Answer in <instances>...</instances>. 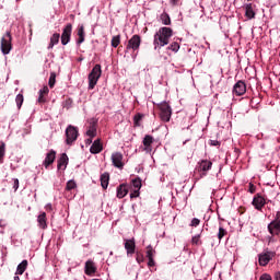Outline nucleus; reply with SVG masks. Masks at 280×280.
Masks as SVG:
<instances>
[{
  "instance_id": "nucleus-3",
  "label": "nucleus",
  "mask_w": 280,
  "mask_h": 280,
  "mask_svg": "<svg viewBox=\"0 0 280 280\" xmlns=\"http://www.w3.org/2000/svg\"><path fill=\"white\" fill-rule=\"evenodd\" d=\"M158 108H160V117L162 121H170L172 119V106H170V103L162 102L156 104Z\"/></svg>"
},
{
  "instance_id": "nucleus-23",
  "label": "nucleus",
  "mask_w": 280,
  "mask_h": 280,
  "mask_svg": "<svg viewBox=\"0 0 280 280\" xmlns=\"http://www.w3.org/2000/svg\"><path fill=\"white\" fill-rule=\"evenodd\" d=\"M68 161H69V158L66 155V153L61 154L60 159L58 160V164H57L58 170H67Z\"/></svg>"
},
{
  "instance_id": "nucleus-24",
  "label": "nucleus",
  "mask_w": 280,
  "mask_h": 280,
  "mask_svg": "<svg viewBox=\"0 0 280 280\" xmlns=\"http://www.w3.org/2000/svg\"><path fill=\"white\" fill-rule=\"evenodd\" d=\"M213 163L211 161L208 160H202L201 162H199V170L201 172H209V170H211Z\"/></svg>"
},
{
  "instance_id": "nucleus-30",
  "label": "nucleus",
  "mask_w": 280,
  "mask_h": 280,
  "mask_svg": "<svg viewBox=\"0 0 280 280\" xmlns=\"http://www.w3.org/2000/svg\"><path fill=\"white\" fill-rule=\"evenodd\" d=\"M154 255H156V250L152 248V245L147 246V258L148 259H154Z\"/></svg>"
},
{
  "instance_id": "nucleus-26",
  "label": "nucleus",
  "mask_w": 280,
  "mask_h": 280,
  "mask_svg": "<svg viewBox=\"0 0 280 280\" xmlns=\"http://www.w3.org/2000/svg\"><path fill=\"white\" fill-rule=\"evenodd\" d=\"M58 43H60V34L55 33L51 37H50V43L48 45V49H54L55 45H58Z\"/></svg>"
},
{
  "instance_id": "nucleus-5",
  "label": "nucleus",
  "mask_w": 280,
  "mask_h": 280,
  "mask_svg": "<svg viewBox=\"0 0 280 280\" xmlns=\"http://www.w3.org/2000/svg\"><path fill=\"white\" fill-rule=\"evenodd\" d=\"M1 51L4 56H8L12 51V35L10 32H7L1 38Z\"/></svg>"
},
{
  "instance_id": "nucleus-10",
  "label": "nucleus",
  "mask_w": 280,
  "mask_h": 280,
  "mask_svg": "<svg viewBox=\"0 0 280 280\" xmlns=\"http://www.w3.org/2000/svg\"><path fill=\"white\" fill-rule=\"evenodd\" d=\"M137 249V243L135 238L125 240V250L127 252V257H132Z\"/></svg>"
},
{
  "instance_id": "nucleus-29",
  "label": "nucleus",
  "mask_w": 280,
  "mask_h": 280,
  "mask_svg": "<svg viewBox=\"0 0 280 280\" xmlns=\"http://www.w3.org/2000/svg\"><path fill=\"white\" fill-rule=\"evenodd\" d=\"M160 20H161L163 25H171L172 24V20L170 19V15L167 13H162L161 16H160Z\"/></svg>"
},
{
  "instance_id": "nucleus-42",
  "label": "nucleus",
  "mask_w": 280,
  "mask_h": 280,
  "mask_svg": "<svg viewBox=\"0 0 280 280\" xmlns=\"http://www.w3.org/2000/svg\"><path fill=\"white\" fill-rule=\"evenodd\" d=\"M200 220L198 218H194L190 222V226H199Z\"/></svg>"
},
{
  "instance_id": "nucleus-20",
  "label": "nucleus",
  "mask_w": 280,
  "mask_h": 280,
  "mask_svg": "<svg viewBox=\"0 0 280 280\" xmlns=\"http://www.w3.org/2000/svg\"><path fill=\"white\" fill-rule=\"evenodd\" d=\"M128 196V185L121 184L117 187V198H126Z\"/></svg>"
},
{
  "instance_id": "nucleus-1",
  "label": "nucleus",
  "mask_w": 280,
  "mask_h": 280,
  "mask_svg": "<svg viewBox=\"0 0 280 280\" xmlns=\"http://www.w3.org/2000/svg\"><path fill=\"white\" fill-rule=\"evenodd\" d=\"M174 36V31L171 27H161L153 37V45L155 51L165 47V45H170V39Z\"/></svg>"
},
{
  "instance_id": "nucleus-38",
  "label": "nucleus",
  "mask_w": 280,
  "mask_h": 280,
  "mask_svg": "<svg viewBox=\"0 0 280 280\" xmlns=\"http://www.w3.org/2000/svg\"><path fill=\"white\" fill-rule=\"evenodd\" d=\"M136 261H137V264H143V261H144L143 254L137 252L136 253Z\"/></svg>"
},
{
  "instance_id": "nucleus-11",
  "label": "nucleus",
  "mask_w": 280,
  "mask_h": 280,
  "mask_svg": "<svg viewBox=\"0 0 280 280\" xmlns=\"http://www.w3.org/2000/svg\"><path fill=\"white\" fill-rule=\"evenodd\" d=\"M112 162L114 167L121 170L124 167V154L120 152H115L112 154Z\"/></svg>"
},
{
  "instance_id": "nucleus-52",
  "label": "nucleus",
  "mask_w": 280,
  "mask_h": 280,
  "mask_svg": "<svg viewBox=\"0 0 280 280\" xmlns=\"http://www.w3.org/2000/svg\"><path fill=\"white\" fill-rule=\"evenodd\" d=\"M178 1H179V0H171V3H172L173 5H176V4L178 3Z\"/></svg>"
},
{
  "instance_id": "nucleus-19",
  "label": "nucleus",
  "mask_w": 280,
  "mask_h": 280,
  "mask_svg": "<svg viewBox=\"0 0 280 280\" xmlns=\"http://www.w3.org/2000/svg\"><path fill=\"white\" fill-rule=\"evenodd\" d=\"M245 9V16L248 19V21L255 19V10H253V3L244 4Z\"/></svg>"
},
{
  "instance_id": "nucleus-17",
  "label": "nucleus",
  "mask_w": 280,
  "mask_h": 280,
  "mask_svg": "<svg viewBox=\"0 0 280 280\" xmlns=\"http://www.w3.org/2000/svg\"><path fill=\"white\" fill-rule=\"evenodd\" d=\"M56 161V151L50 150L47 154L46 158L43 162L44 167H49V165H51L54 162Z\"/></svg>"
},
{
  "instance_id": "nucleus-45",
  "label": "nucleus",
  "mask_w": 280,
  "mask_h": 280,
  "mask_svg": "<svg viewBox=\"0 0 280 280\" xmlns=\"http://www.w3.org/2000/svg\"><path fill=\"white\" fill-rule=\"evenodd\" d=\"M260 280H272V277L268 273H264L261 277H260Z\"/></svg>"
},
{
  "instance_id": "nucleus-8",
  "label": "nucleus",
  "mask_w": 280,
  "mask_h": 280,
  "mask_svg": "<svg viewBox=\"0 0 280 280\" xmlns=\"http://www.w3.org/2000/svg\"><path fill=\"white\" fill-rule=\"evenodd\" d=\"M141 47V37L139 35H133L126 47V51H137Z\"/></svg>"
},
{
  "instance_id": "nucleus-6",
  "label": "nucleus",
  "mask_w": 280,
  "mask_h": 280,
  "mask_svg": "<svg viewBox=\"0 0 280 280\" xmlns=\"http://www.w3.org/2000/svg\"><path fill=\"white\" fill-rule=\"evenodd\" d=\"M270 235H280V212L276 213L275 219L268 224Z\"/></svg>"
},
{
  "instance_id": "nucleus-44",
  "label": "nucleus",
  "mask_w": 280,
  "mask_h": 280,
  "mask_svg": "<svg viewBox=\"0 0 280 280\" xmlns=\"http://www.w3.org/2000/svg\"><path fill=\"white\" fill-rule=\"evenodd\" d=\"M13 189L16 191L19 189V178L13 179Z\"/></svg>"
},
{
  "instance_id": "nucleus-43",
  "label": "nucleus",
  "mask_w": 280,
  "mask_h": 280,
  "mask_svg": "<svg viewBox=\"0 0 280 280\" xmlns=\"http://www.w3.org/2000/svg\"><path fill=\"white\" fill-rule=\"evenodd\" d=\"M130 198H139V189H136L130 194Z\"/></svg>"
},
{
  "instance_id": "nucleus-2",
  "label": "nucleus",
  "mask_w": 280,
  "mask_h": 280,
  "mask_svg": "<svg viewBox=\"0 0 280 280\" xmlns=\"http://www.w3.org/2000/svg\"><path fill=\"white\" fill-rule=\"evenodd\" d=\"M100 78H102V66L95 65L88 77L90 91H93V89H95L97 82L100 81Z\"/></svg>"
},
{
  "instance_id": "nucleus-31",
  "label": "nucleus",
  "mask_w": 280,
  "mask_h": 280,
  "mask_svg": "<svg viewBox=\"0 0 280 280\" xmlns=\"http://www.w3.org/2000/svg\"><path fill=\"white\" fill-rule=\"evenodd\" d=\"M75 187H78V184L75 183V180L70 179L67 182V185H66L67 191H71L72 189H75Z\"/></svg>"
},
{
  "instance_id": "nucleus-49",
  "label": "nucleus",
  "mask_w": 280,
  "mask_h": 280,
  "mask_svg": "<svg viewBox=\"0 0 280 280\" xmlns=\"http://www.w3.org/2000/svg\"><path fill=\"white\" fill-rule=\"evenodd\" d=\"M45 209H46V211H52V206H51V203H47L46 206H45Z\"/></svg>"
},
{
  "instance_id": "nucleus-47",
  "label": "nucleus",
  "mask_w": 280,
  "mask_h": 280,
  "mask_svg": "<svg viewBox=\"0 0 280 280\" xmlns=\"http://www.w3.org/2000/svg\"><path fill=\"white\" fill-rule=\"evenodd\" d=\"M210 145H214V147L220 145V141H218V140H210Z\"/></svg>"
},
{
  "instance_id": "nucleus-39",
  "label": "nucleus",
  "mask_w": 280,
  "mask_h": 280,
  "mask_svg": "<svg viewBox=\"0 0 280 280\" xmlns=\"http://www.w3.org/2000/svg\"><path fill=\"white\" fill-rule=\"evenodd\" d=\"M141 119H143V116H142L141 114H137V115L133 117L135 125H136V126H139V122L141 121Z\"/></svg>"
},
{
  "instance_id": "nucleus-16",
  "label": "nucleus",
  "mask_w": 280,
  "mask_h": 280,
  "mask_svg": "<svg viewBox=\"0 0 280 280\" xmlns=\"http://www.w3.org/2000/svg\"><path fill=\"white\" fill-rule=\"evenodd\" d=\"M84 272L85 275H88V277H92V275H95V272H97V267L95 266V262H93V260H88L85 262Z\"/></svg>"
},
{
  "instance_id": "nucleus-33",
  "label": "nucleus",
  "mask_w": 280,
  "mask_h": 280,
  "mask_svg": "<svg viewBox=\"0 0 280 280\" xmlns=\"http://www.w3.org/2000/svg\"><path fill=\"white\" fill-rule=\"evenodd\" d=\"M23 102H24L23 94H18L15 97V103H16L19 110H21V106H23Z\"/></svg>"
},
{
  "instance_id": "nucleus-34",
  "label": "nucleus",
  "mask_w": 280,
  "mask_h": 280,
  "mask_svg": "<svg viewBox=\"0 0 280 280\" xmlns=\"http://www.w3.org/2000/svg\"><path fill=\"white\" fill-rule=\"evenodd\" d=\"M167 49H170L171 51H174L175 54L178 52V49H180V44L179 43H172Z\"/></svg>"
},
{
  "instance_id": "nucleus-53",
  "label": "nucleus",
  "mask_w": 280,
  "mask_h": 280,
  "mask_svg": "<svg viewBox=\"0 0 280 280\" xmlns=\"http://www.w3.org/2000/svg\"><path fill=\"white\" fill-rule=\"evenodd\" d=\"M21 278L19 277V275H15L13 280H20Z\"/></svg>"
},
{
  "instance_id": "nucleus-18",
  "label": "nucleus",
  "mask_w": 280,
  "mask_h": 280,
  "mask_svg": "<svg viewBox=\"0 0 280 280\" xmlns=\"http://www.w3.org/2000/svg\"><path fill=\"white\" fill-rule=\"evenodd\" d=\"M38 95V104H45L47 102L45 95H49V88L45 85L43 89L39 90Z\"/></svg>"
},
{
  "instance_id": "nucleus-22",
  "label": "nucleus",
  "mask_w": 280,
  "mask_h": 280,
  "mask_svg": "<svg viewBox=\"0 0 280 280\" xmlns=\"http://www.w3.org/2000/svg\"><path fill=\"white\" fill-rule=\"evenodd\" d=\"M78 40H77V45H82V43H84V38L86 36V34L84 33V25H79L78 27Z\"/></svg>"
},
{
  "instance_id": "nucleus-57",
  "label": "nucleus",
  "mask_w": 280,
  "mask_h": 280,
  "mask_svg": "<svg viewBox=\"0 0 280 280\" xmlns=\"http://www.w3.org/2000/svg\"><path fill=\"white\" fill-rule=\"evenodd\" d=\"M246 1H250V0H246Z\"/></svg>"
},
{
  "instance_id": "nucleus-55",
  "label": "nucleus",
  "mask_w": 280,
  "mask_h": 280,
  "mask_svg": "<svg viewBox=\"0 0 280 280\" xmlns=\"http://www.w3.org/2000/svg\"><path fill=\"white\" fill-rule=\"evenodd\" d=\"M109 255H113V252H110Z\"/></svg>"
},
{
  "instance_id": "nucleus-4",
  "label": "nucleus",
  "mask_w": 280,
  "mask_h": 280,
  "mask_svg": "<svg viewBox=\"0 0 280 280\" xmlns=\"http://www.w3.org/2000/svg\"><path fill=\"white\" fill-rule=\"evenodd\" d=\"M78 129L72 125H69L66 129V143L67 145H73L74 141H78Z\"/></svg>"
},
{
  "instance_id": "nucleus-36",
  "label": "nucleus",
  "mask_w": 280,
  "mask_h": 280,
  "mask_svg": "<svg viewBox=\"0 0 280 280\" xmlns=\"http://www.w3.org/2000/svg\"><path fill=\"white\" fill-rule=\"evenodd\" d=\"M3 156H5V143L2 142L0 145V163H3Z\"/></svg>"
},
{
  "instance_id": "nucleus-40",
  "label": "nucleus",
  "mask_w": 280,
  "mask_h": 280,
  "mask_svg": "<svg viewBox=\"0 0 280 280\" xmlns=\"http://www.w3.org/2000/svg\"><path fill=\"white\" fill-rule=\"evenodd\" d=\"M224 235H226V231L224 230V228H219L218 238L222 240Z\"/></svg>"
},
{
  "instance_id": "nucleus-56",
  "label": "nucleus",
  "mask_w": 280,
  "mask_h": 280,
  "mask_svg": "<svg viewBox=\"0 0 280 280\" xmlns=\"http://www.w3.org/2000/svg\"><path fill=\"white\" fill-rule=\"evenodd\" d=\"M16 1H21V0H16Z\"/></svg>"
},
{
  "instance_id": "nucleus-12",
  "label": "nucleus",
  "mask_w": 280,
  "mask_h": 280,
  "mask_svg": "<svg viewBox=\"0 0 280 280\" xmlns=\"http://www.w3.org/2000/svg\"><path fill=\"white\" fill-rule=\"evenodd\" d=\"M233 93L238 97L244 95V93H246V83H244V81L236 82L233 88Z\"/></svg>"
},
{
  "instance_id": "nucleus-15",
  "label": "nucleus",
  "mask_w": 280,
  "mask_h": 280,
  "mask_svg": "<svg viewBox=\"0 0 280 280\" xmlns=\"http://www.w3.org/2000/svg\"><path fill=\"white\" fill-rule=\"evenodd\" d=\"M103 150L104 145L102 144V140L100 139H96L90 148L91 154H100V152H102Z\"/></svg>"
},
{
  "instance_id": "nucleus-25",
  "label": "nucleus",
  "mask_w": 280,
  "mask_h": 280,
  "mask_svg": "<svg viewBox=\"0 0 280 280\" xmlns=\"http://www.w3.org/2000/svg\"><path fill=\"white\" fill-rule=\"evenodd\" d=\"M110 180V175L108 173H103L101 175V185L103 189H108V183Z\"/></svg>"
},
{
  "instance_id": "nucleus-46",
  "label": "nucleus",
  "mask_w": 280,
  "mask_h": 280,
  "mask_svg": "<svg viewBox=\"0 0 280 280\" xmlns=\"http://www.w3.org/2000/svg\"><path fill=\"white\" fill-rule=\"evenodd\" d=\"M148 259H149L148 261L149 268H153V266H155L154 258H148Z\"/></svg>"
},
{
  "instance_id": "nucleus-37",
  "label": "nucleus",
  "mask_w": 280,
  "mask_h": 280,
  "mask_svg": "<svg viewBox=\"0 0 280 280\" xmlns=\"http://www.w3.org/2000/svg\"><path fill=\"white\" fill-rule=\"evenodd\" d=\"M48 84H49L50 89H54V86L56 84V73H54V72L50 73Z\"/></svg>"
},
{
  "instance_id": "nucleus-51",
  "label": "nucleus",
  "mask_w": 280,
  "mask_h": 280,
  "mask_svg": "<svg viewBox=\"0 0 280 280\" xmlns=\"http://www.w3.org/2000/svg\"><path fill=\"white\" fill-rule=\"evenodd\" d=\"M275 279H276V280H280V272H276V273H275Z\"/></svg>"
},
{
  "instance_id": "nucleus-7",
  "label": "nucleus",
  "mask_w": 280,
  "mask_h": 280,
  "mask_svg": "<svg viewBox=\"0 0 280 280\" xmlns=\"http://www.w3.org/2000/svg\"><path fill=\"white\" fill-rule=\"evenodd\" d=\"M73 32V25L71 23H68L62 31L61 34V45H69L71 42V34Z\"/></svg>"
},
{
  "instance_id": "nucleus-13",
  "label": "nucleus",
  "mask_w": 280,
  "mask_h": 280,
  "mask_svg": "<svg viewBox=\"0 0 280 280\" xmlns=\"http://www.w3.org/2000/svg\"><path fill=\"white\" fill-rule=\"evenodd\" d=\"M152 143H154V137L150 135L144 136L142 140L144 152H148V153L152 152Z\"/></svg>"
},
{
  "instance_id": "nucleus-35",
  "label": "nucleus",
  "mask_w": 280,
  "mask_h": 280,
  "mask_svg": "<svg viewBox=\"0 0 280 280\" xmlns=\"http://www.w3.org/2000/svg\"><path fill=\"white\" fill-rule=\"evenodd\" d=\"M131 183H132V187L135 188V189H141V178H135V179H132L131 180Z\"/></svg>"
},
{
  "instance_id": "nucleus-14",
  "label": "nucleus",
  "mask_w": 280,
  "mask_h": 280,
  "mask_svg": "<svg viewBox=\"0 0 280 280\" xmlns=\"http://www.w3.org/2000/svg\"><path fill=\"white\" fill-rule=\"evenodd\" d=\"M252 205L255 207V209H257V211H261V209H264V207L266 206V199L257 195L256 197H254Z\"/></svg>"
},
{
  "instance_id": "nucleus-54",
  "label": "nucleus",
  "mask_w": 280,
  "mask_h": 280,
  "mask_svg": "<svg viewBox=\"0 0 280 280\" xmlns=\"http://www.w3.org/2000/svg\"><path fill=\"white\" fill-rule=\"evenodd\" d=\"M269 242H275V238H272V236L269 237Z\"/></svg>"
},
{
  "instance_id": "nucleus-41",
  "label": "nucleus",
  "mask_w": 280,
  "mask_h": 280,
  "mask_svg": "<svg viewBox=\"0 0 280 280\" xmlns=\"http://www.w3.org/2000/svg\"><path fill=\"white\" fill-rule=\"evenodd\" d=\"M191 242L198 246L200 244V235L192 236Z\"/></svg>"
},
{
  "instance_id": "nucleus-28",
  "label": "nucleus",
  "mask_w": 280,
  "mask_h": 280,
  "mask_svg": "<svg viewBox=\"0 0 280 280\" xmlns=\"http://www.w3.org/2000/svg\"><path fill=\"white\" fill-rule=\"evenodd\" d=\"M27 270V260H23L18 265L15 275H23Z\"/></svg>"
},
{
  "instance_id": "nucleus-9",
  "label": "nucleus",
  "mask_w": 280,
  "mask_h": 280,
  "mask_svg": "<svg viewBox=\"0 0 280 280\" xmlns=\"http://www.w3.org/2000/svg\"><path fill=\"white\" fill-rule=\"evenodd\" d=\"M275 255H276L275 252H265L262 254H259L258 256L259 266H268V264H270Z\"/></svg>"
},
{
  "instance_id": "nucleus-50",
  "label": "nucleus",
  "mask_w": 280,
  "mask_h": 280,
  "mask_svg": "<svg viewBox=\"0 0 280 280\" xmlns=\"http://www.w3.org/2000/svg\"><path fill=\"white\" fill-rule=\"evenodd\" d=\"M249 192L255 194V185L249 184Z\"/></svg>"
},
{
  "instance_id": "nucleus-32",
  "label": "nucleus",
  "mask_w": 280,
  "mask_h": 280,
  "mask_svg": "<svg viewBox=\"0 0 280 280\" xmlns=\"http://www.w3.org/2000/svg\"><path fill=\"white\" fill-rule=\"evenodd\" d=\"M119 43H121V36L116 35L112 38V47H119Z\"/></svg>"
},
{
  "instance_id": "nucleus-27",
  "label": "nucleus",
  "mask_w": 280,
  "mask_h": 280,
  "mask_svg": "<svg viewBox=\"0 0 280 280\" xmlns=\"http://www.w3.org/2000/svg\"><path fill=\"white\" fill-rule=\"evenodd\" d=\"M86 137H90L91 139L97 137V127L95 125H90V127L86 130Z\"/></svg>"
},
{
  "instance_id": "nucleus-21",
  "label": "nucleus",
  "mask_w": 280,
  "mask_h": 280,
  "mask_svg": "<svg viewBox=\"0 0 280 280\" xmlns=\"http://www.w3.org/2000/svg\"><path fill=\"white\" fill-rule=\"evenodd\" d=\"M37 222H38V226L39 229H47V213L42 212L38 217H37Z\"/></svg>"
},
{
  "instance_id": "nucleus-48",
  "label": "nucleus",
  "mask_w": 280,
  "mask_h": 280,
  "mask_svg": "<svg viewBox=\"0 0 280 280\" xmlns=\"http://www.w3.org/2000/svg\"><path fill=\"white\" fill-rule=\"evenodd\" d=\"M93 143V138L85 139V145H91Z\"/></svg>"
}]
</instances>
